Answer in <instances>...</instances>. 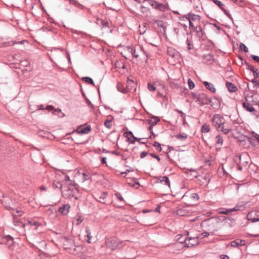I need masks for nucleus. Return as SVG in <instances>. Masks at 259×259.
<instances>
[{"label":"nucleus","mask_w":259,"mask_h":259,"mask_svg":"<svg viewBox=\"0 0 259 259\" xmlns=\"http://www.w3.org/2000/svg\"><path fill=\"white\" fill-rule=\"evenodd\" d=\"M148 2L153 9L158 10L161 12H165L168 10L169 8L168 4L160 3L155 0H148Z\"/></svg>","instance_id":"nucleus-5"},{"label":"nucleus","mask_w":259,"mask_h":259,"mask_svg":"<svg viewBox=\"0 0 259 259\" xmlns=\"http://www.w3.org/2000/svg\"><path fill=\"white\" fill-rule=\"evenodd\" d=\"M127 51L132 54L133 56L136 58H138L141 54H145L143 49L140 46H137L135 47V48L127 46Z\"/></svg>","instance_id":"nucleus-8"},{"label":"nucleus","mask_w":259,"mask_h":259,"mask_svg":"<svg viewBox=\"0 0 259 259\" xmlns=\"http://www.w3.org/2000/svg\"><path fill=\"white\" fill-rule=\"evenodd\" d=\"M226 86L230 92H235L237 90L236 86L230 82H227L226 83Z\"/></svg>","instance_id":"nucleus-20"},{"label":"nucleus","mask_w":259,"mask_h":259,"mask_svg":"<svg viewBox=\"0 0 259 259\" xmlns=\"http://www.w3.org/2000/svg\"><path fill=\"white\" fill-rule=\"evenodd\" d=\"M158 180L162 183H163L168 187H170V182L168 178L166 176L160 177L158 179Z\"/></svg>","instance_id":"nucleus-23"},{"label":"nucleus","mask_w":259,"mask_h":259,"mask_svg":"<svg viewBox=\"0 0 259 259\" xmlns=\"http://www.w3.org/2000/svg\"><path fill=\"white\" fill-rule=\"evenodd\" d=\"M188 20L189 24V27H193L194 25L193 22H199L201 19V16L192 13H189L184 16Z\"/></svg>","instance_id":"nucleus-6"},{"label":"nucleus","mask_w":259,"mask_h":259,"mask_svg":"<svg viewBox=\"0 0 259 259\" xmlns=\"http://www.w3.org/2000/svg\"><path fill=\"white\" fill-rule=\"evenodd\" d=\"M121 244L120 240L115 237L108 238L105 240V244L107 247L114 250L120 246Z\"/></svg>","instance_id":"nucleus-4"},{"label":"nucleus","mask_w":259,"mask_h":259,"mask_svg":"<svg viewBox=\"0 0 259 259\" xmlns=\"http://www.w3.org/2000/svg\"><path fill=\"white\" fill-rule=\"evenodd\" d=\"M104 125L108 128H110L112 127L111 120H107L104 122Z\"/></svg>","instance_id":"nucleus-43"},{"label":"nucleus","mask_w":259,"mask_h":259,"mask_svg":"<svg viewBox=\"0 0 259 259\" xmlns=\"http://www.w3.org/2000/svg\"><path fill=\"white\" fill-rule=\"evenodd\" d=\"M180 243L181 244L184 243V247H191L198 244V238L197 237H187L184 240L180 241Z\"/></svg>","instance_id":"nucleus-7"},{"label":"nucleus","mask_w":259,"mask_h":259,"mask_svg":"<svg viewBox=\"0 0 259 259\" xmlns=\"http://www.w3.org/2000/svg\"><path fill=\"white\" fill-rule=\"evenodd\" d=\"M53 187L54 188H59L61 189L62 188V184L61 182L58 181H54L53 184Z\"/></svg>","instance_id":"nucleus-36"},{"label":"nucleus","mask_w":259,"mask_h":259,"mask_svg":"<svg viewBox=\"0 0 259 259\" xmlns=\"http://www.w3.org/2000/svg\"><path fill=\"white\" fill-rule=\"evenodd\" d=\"M148 154V152H142L140 153V157L141 158H144Z\"/></svg>","instance_id":"nucleus-63"},{"label":"nucleus","mask_w":259,"mask_h":259,"mask_svg":"<svg viewBox=\"0 0 259 259\" xmlns=\"http://www.w3.org/2000/svg\"><path fill=\"white\" fill-rule=\"evenodd\" d=\"M252 134L256 140L259 142V135L255 133L254 132H252Z\"/></svg>","instance_id":"nucleus-59"},{"label":"nucleus","mask_w":259,"mask_h":259,"mask_svg":"<svg viewBox=\"0 0 259 259\" xmlns=\"http://www.w3.org/2000/svg\"><path fill=\"white\" fill-rule=\"evenodd\" d=\"M67 243H70V246L65 247L66 249H69L70 250V252L72 254H77L81 252L82 247L81 246L78 245L76 246L72 240H67Z\"/></svg>","instance_id":"nucleus-9"},{"label":"nucleus","mask_w":259,"mask_h":259,"mask_svg":"<svg viewBox=\"0 0 259 259\" xmlns=\"http://www.w3.org/2000/svg\"><path fill=\"white\" fill-rule=\"evenodd\" d=\"M223 12L225 13L226 16H227L232 21H233V19L231 15L226 9Z\"/></svg>","instance_id":"nucleus-55"},{"label":"nucleus","mask_w":259,"mask_h":259,"mask_svg":"<svg viewBox=\"0 0 259 259\" xmlns=\"http://www.w3.org/2000/svg\"><path fill=\"white\" fill-rule=\"evenodd\" d=\"M251 57L255 61L259 63V56L252 55Z\"/></svg>","instance_id":"nucleus-58"},{"label":"nucleus","mask_w":259,"mask_h":259,"mask_svg":"<svg viewBox=\"0 0 259 259\" xmlns=\"http://www.w3.org/2000/svg\"><path fill=\"white\" fill-rule=\"evenodd\" d=\"M82 80L85 82L89 83L91 84L95 85L93 80L90 77H83Z\"/></svg>","instance_id":"nucleus-33"},{"label":"nucleus","mask_w":259,"mask_h":259,"mask_svg":"<svg viewBox=\"0 0 259 259\" xmlns=\"http://www.w3.org/2000/svg\"><path fill=\"white\" fill-rule=\"evenodd\" d=\"M167 54L169 56L174 58H178L179 56V52L172 47H168L167 49Z\"/></svg>","instance_id":"nucleus-13"},{"label":"nucleus","mask_w":259,"mask_h":259,"mask_svg":"<svg viewBox=\"0 0 259 259\" xmlns=\"http://www.w3.org/2000/svg\"><path fill=\"white\" fill-rule=\"evenodd\" d=\"M28 224L30 225V226H38L39 225V224L38 222L36 221H34L33 220H29L28 221Z\"/></svg>","instance_id":"nucleus-42"},{"label":"nucleus","mask_w":259,"mask_h":259,"mask_svg":"<svg viewBox=\"0 0 259 259\" xmlns=\"http://www.w3.org/2000/svg\"><path fill=\"white\" fill-rule=\"evenodd\" d=\"M54 109H55V107L52 105H48L45 108V109H46L47 110L53 111H54Z\"/></svg>","instance_id":"nucleus-54"},{"label":"nucleus","mask_w":259,"mask_h":259,"mask_svg":"<svg viewBox=\"0 0 259 259\" xmlns=\"http://www.w3.org/2000/svg\"><path fill=\"white\" fill-rule=\"evenodd\" d=\"M187 137L188 135L185 133L179 134L175 136V138L182 141H184L185 140H186V139L187 138Z\"/></svg>","instance_id":"nucleus-24"},{"label":"nucleus","mask_w":259,"mask_h":259,"mask_svg":"<svg viewBox=\"0 0 259 259\" xmlns=\"http://www.w3.org/2000/svg\"><path fill=\"white\" fill-rule=\"evenodd\" d=\"M229 222H227V225L229 227H232L235 224V220L234 219H229Z\"/></svg>","instance_id":"nucleus-38"},{"label":"nucleus","mask_w":259,"mask_h":259,"mask_svg":"<svg viewBox=\"0 0 259 259\" xmlns=\"http://www.w3.org/2000/svg\"><path fill=\"white\" fill-rule=\"evenodd\" d=\"M243 107L247 111L252 112L255 110L253 107L249 103H243Z\"/></svg>","instance_id":"nucleus-21"},{"label":"nucleus","mask_w":259,"mask_h":259,"mask_svg":"<svg viewBox=\"0 0 259 259\" xmlns=\"http://www.w3.org/2000/svg\"><path fill=\"white\" fill-rule=\"evenodd\" d=\"M125 134H126V136L127 138L128 141H129L130 143L134 144L136 140H137V138L135 137L133 133L131 131L126 132Z\"/></svg>","instance_id":"nucleus-18"},{"label":"nucleus","mask_w":259,"mask_h":259,"mask_svg":"<svg viewBox=\"0 0 259 259\" xmlns=\"http://www.w3.org/2000/svg\"><path fill=\"white\" fill-rule=\"evenodd\" d=\"M187 44L188 46V50H190L193 49V45L191 43V42L189 40L188 38L186 40Z\"/></svg>","instance_id":"nucleus-48"},{"label":"nucleus","mask_w":259,"mask_h":259,"mask_svg":"<svg viewBox=\"0 0 259 259\" xmlns=\"http://www.w3.org/2000/svg\"><path fill=\"white\" fill-rule=\"evenodd\" d=\"M64 181L66 183V184H67V183H68V182H70V179L69 178V177L68 175L65 176Z\"/></svg>","instance_id":"nucleus-60"},{"label":"nucleus","mask_w":259,"mask_h":259,"mask_svg":"<svg viewBox=\"0 0 259 259\" xmlns=\"http://www.w3.org/2000/svg\"><path fill=\"white\" fill-rule=\"evenodd\" d=\"M91 130V127L90 126H87L85 127L82 128L80 130H77L76 131V133L78 134H88Z\"/></svg>","instance_id":"nucleus-22"},{"label":"nucleus","mask_w":259,"mask_h":259,"mask_svg":"<svg viewBox=\"0 0 259 259\" xmlns=\"http://www.w3.org/2000/svg\"><path fill=\"white\" fill-rule=\"evenodd\" d=\"M68 187H72V188H75L76 187L77 184L75 183L74 181H72L70 180V182H68V183L66 184Z\"/></svg>","instance_id":"nucleus-44"},{"label":"nucleus","mask_w":259,"mask_h":259,"mask_svg":"<svg viewBox=\"0 0 259 259\" xmlns=\"http://www.w3.org/2000/svg\"><path fill=\"white\" fill-rule=\"evenodd\" d=\"M107 196V192H103L100 195H96V199L97 201H99L101 203L103 204H105V199L106 198Z\"/></svg>","instance_id":"nucleus-17"},{"label":"nucleus","mask_w":259,"mask_h":259,"mask_svg":"<svg viewBox=\"0 0 259 259\" xmlns=\"http://www.w3.org/2000/svg\"><path fill=\"white\" fill-rule=\"evenodd\" d=\"M117 89L119 91L122 92V93H126L127 92V89H123V90H121L120 89H121V87H120V84H118L117 86Z\"/></svg>","instance_id":"nucleus-51"},{"label":"nucleus","mask_w":259,"mask_h":259,"mask_svg":"<svg viewBox=\"0 0 259 259\" xmlns=\"http://www.w3.org/2000/svg\"><path fill=\"white\" fill-rule=\"evenodd\" d=\"M188 84L189 88L190 90L193 89L195 87V84L193 81L191 79H188Z\"/></svg>","instance_id":"nucleus-39"},{"label":"nucleus","mask_w":259,"mask_h":259,"mask_svg":"<svg viewBox=\"0 0 259 259\" xmlns=\"http://www.w3.org/2000/svg\"><path fill=\"white\" fill-rule=\"evenodd\" d=\"M61 192L62 196L65 199L69 200H72L73 198L75 200L78 199V197L76 196V194L78 193L77 187H64Z\"/></svg>","instance_id":"nucleus-3"},{"label":"nucleus","mask_w":259,"mask_h":259,"mask_svg":"<svg viewBox=\"0 0 259 259\" xmlns=\"http://www.w3.org/2000/svg\"><path fill=\"white\" fill-rule=\"evenodd\" d=\"M1 202L4 207L9 210H12V213L14 218L21 217L23 215L24 211L21 208L17 207L11 199L8 196H4L1 200Z\"/></svg>","instance_id":"nucleus-1"},{"label":"nucleus","mask_w":259,"mask_h":259,"mask_svg":"<svg viewBox=\"0 0 259 259\" xmlns=\"http://www.w3.org/2000/svg\"><path fill=\"white\" fill-rule=\"evenodd\" d=\"M153 23L156 24L159 27H162L163 26V22L160 20H154Z\"/></svg>","instance_id":"nucleus-41"},{"label":"nucleus","mask_w":259,"mask_h":259,"mask_svg":"<svg viewBox=\"0 0 259 259\" xmlns=\"http://www.w3.org/2000/svg\"><path fill=\"white\" fill-rule=\"evenodd\" d=\"M189 29L193 32L195 33V35L199 38H202L204 32L203 31L201 26L200 25H194L193 27H189Z\"/></svg>","instance_id":"nucleus-10"},{"label":"nucleus","mask_w":259,"mask_h":259,"mask_svg":"<svg viewBox=\"0 0 259 259\" xmlns=\"http://www.w3.org/2000/svg\"><path fill=\"white\" fill-rule=\"evenodd\" d=\"M245 204H237L233 208H231L232 212L243 210L245 208Z\"/></svg>","instance_id":"nucleus-25"},{"label":"nucleus","mask_w":259,"mask_h":259,"mask_svg":"<svg viewBox=\"0 0 259 259\" xmlns=\"http://www.w3.org/2000/svg\"><path fill=\"white\" fill-rule=\"evenodd\" d=\"M213 224L214 223L213 222V221L211 219H208L203 222V224L208 226H211L213 225Z\"/></svg>","instance_id":"nucleus-40"},{"label":"nucleus","mask_w":259,"mask_h":259,"mask_svg":"<svg viewBox=\"0 0 259 259\" xmlns=\"http://www.w3.org/2000/svg\"><path fill=\"white\" fill-rule=\"evenodd\" d=\"M198 180L200 182L201 185L206 186L209 182V178L206 176H199Z\"/></svg>","instance_id":"nucleus-16"},{"label":"nucleus","mask_w":259,"mask_h":259,"mask_svg":"<svg viewBox=\"0 0 259 259\" xmlns=\"http://www.w3.org/2000/svg\"><path fill=\"white\" fill-rule=\"evenodd\" d=\"M204 59L206 63H210L213 60V56L211 54H207L203 56Z\"/></svg>","instance_id":"nucleus-32"},{"label":"nucleus","mask_w":259,"mask_h":259,"mask_svg":"<svg viewBox=\"0 0 259 259\" xmlns=\"http://www.w3.org/2000/svg\"><path fill=\"white\" fill-rule=\"evenodd\" d=\"M71 3L73 5L76 6L78 8H80L81 9H82L83 8V6L81 4H80L78 2H77L75 0H72L71 1Z\"/></svg>","instance_id":"nucleus-46"},{"label":"nucleus","mask_w":259,"mask_h":259,"mask_svg":"<svg viewBox=\"0 0 259 259\" xmlns=\"http://www.w3.org/2000/svg\"><path fill=\"white\" fill-rule=\"evenodd\" d=\"M91 179V176L90 175V174L89 173H85V172H84L82 174V182H84L87 180H89Z\"/></svg>","instance_id":"nucleus-34"},{"label":"nucleus","mask_w":259,"mask_h":259,"mask_svg":"<svg viewBox=\"0 0 259 259\" xmlns=\"http://www.w3.org/2000/svg\"><path fill=\"white\" fill-rule=\"evenodd\" d=\"M153 146L154 147L157 148H158V150L159 151H161V145H160V144L159 142L155 141L154 143Z\"/></svg>","instance_id":"nucleus-49"},{"label":"nucleus","mask_w":259,"mask_h":259,"mask_svg":"<svg viewBox=\"0 0 259 259\" xmlns=\"http://www.w3.org/2000/svg\"><path fill=\"white\" fill-rule=\"evenodd\" d=\"M141 11L143 13H146L148 11V9L143 6H141Z\"/></svg>","instance_id":"nucleus-62"},{"label":"nucleus","mask_w":259,"mask_h":259,"mask_svg":"<svg viewBox=\"0 0 259 259\" xmlns=\"http://www.w3.org/2000/svg\"><path fill=\"white\" fill-rule=\"evenodd\" d=\"M201 235L203 238L207 237L209 235V233L207 232H204L202 233Z\"/></svg>","instance_id":"nucleus-64"},{"label":"nucleus","mask_w":259,"mask_h":259,"mask_svg":"<svg viewBox=\"0 0 259 259\" xmlns=\"http://www.w3.org/2000/svg\"><path fill=\"white\" fill-rule=\"evenodd\" d=\"M152 120H151L149 121V123L150 124H151L152 126L155 125L158 123V122L160 120L159 118L158 117L155 116H152Z\"/></svg>","instance_id":"nucleus-29"},{"label":"nucleus","mask_w":259,"mask_h":259,"mask_svg":"<svg viewBox=\"0 0 259 259\" xmlns=\"http://www.w3.org/2000/svg\"><path fill=\"white\" fill-rule=\"evenodd\" d=\"M247 218L252 223L259 221V211L252 210L247 214Z\"/></svg>","instance_id":"nucleus-11"},{"label":"nucleus","mask_w":259,"mask_h":259,"mask_svg":"<svg viewBox=\"0 0 259 259\" xmlns=\"http://www.w3.org/2000/svg\"><path fill=\"white\" fill-rule=\"evenodd\" d=\"M191 197L193 198L194 200H198L199 199V196L197 193H193L191 195Z\"/></svg>","instance_id":"nucleus-53"},{"label":"nucleus","mask_w":259,"mask_h":259,"mask_svg":"<svg viewBox=\"0 0 259 259\" xmlns=\"http://www.w3.org/2000/svg\"><path fill=\"white\" fill-rule=\"evenodd\" d=\"M116 197L120 201H123V198L121 195V194L119 192H116L115 193Z\"/></svg>","instance_id":"nucleus-50"},{"label":"nucleus","mask_w":259,"mask_h":259,"mask_svg":"<svg viewBox=\"0 0 259 259\" xmlns=\"http://www.w3.org/2000/svg\"><path fill=\"white\" fill-rule=\"evenodd\" d=\"M252 73H253V76L255 78H256L258 77L259 72L257 69H255L252 72Z\"/></svg>","instance_id":"nucleus-52"},{"label":"nucleus","mask_w":259,"mask_h":259,"mask_svg":"<svg viewBox=\"0 0 259 259\" xmlns=\"http://www.w3.org/2000/svg\"><path fill=\"white\" fill-rule=\"evenodd\" d=\"M197 102H198L199 104L203 105L208 104L210 102V100L207 97L206 95L202 94L199 95Z\"/></svg>","instance_id":"nucleus-12"},{"label":"nucleus","mask_w":259,"mask_h":259,"mask_svg":"<svg viewBox=\"0 0 259 259\" xmlns=\"http://www.w3.org/2000/svg\"><path fill=\"white\" fill-rule=\"evenodd\" d=\"M70 208V205L69 204H63L58 209V212L63 215H66L68 214Z\"/></svg>","instance_id":"nucleus-14"},{"label":"nucleus","mask_w":259,"mask_h":259,"mask_svg":"<svg viewBox=\"0 0 259 259\" xmlns=\"http://www.w3.org/2000/svg\"><path fill=\"white\" fill-rule=\"evenodd\" d=\"M127 90H130L132 89L133 85H134L135 83L133 80L127 78Z\"/></svg>","instance_id":"nucleus-35"},{"label":"nucleus","mask_w":259,"mask_h":259,"mask_svg":"<svg viewBox=\"0 0 259 259\" xmlns=\"http://www.w3.org/2000/svg\"><path fill=\"white\" fill-rule=\"evenodd\" d=\"M85 232H86V236L87 237L88 240V242L90 243H91V239L92 238V236L91 235V231L90 230V229H89L88 227H86L85 228Z\"/></svg>","instance_id":"nucleus-30"},{"label":"nucleus","mask_w":259,"mask_h":259,"mask_svg":"<svg viewBox=\"0 0 259 259\" xmlns=\"http://www.w3.org/2000/svg\"><path fill=\"white\" fill-rule=\"evenodd\" d=\"M232 212L231 208H220L219 213L222 214H229Z\"/></svg>","instance_id":"nucleus-26"},{"label":"nucleus","mask_w":259,"mask_h":259,"mask_svg":"<svg viewBox=\"0 0 259 259\" xmlns=\"http://www.w3.org/2000/svg\"><path fill=\"white\" fill-rule=\"evenodd\" d=\"M203 84L205 85V87L212 93H214L216 92V89L214 85L209 83L206 81H204L203 82Z\"/></svg>","instance_id":"nucleus-19"},{"label":"nucleus","mask_w":259,"mask_h":259,"mask_svg":"<svg viewBox=\"0 0 259 259\" xmlns=\"http://www.w3.org/2000/svg\"><path fill=\"white\" fill-rule=\"evenodd\" d=\"M240 48L245 52H247L248 51L247 47L243 43H241L240 44Z\"/></svg>","instance_id":"nucleus-45"},{"label":"nucleus","mask_w":259,"mask_h":259,"mask_svg":"<svg viewBox=\"0 0 259 259\" xmlns=\"http://www.w3.org/2000/svg\"><path fill=\"white\" fill-rule=\"evenodd\" d=\"M176 111H177V112H178L179 113H180L181 114V116L184 119H185V115L184 114V113L181 110H179L178 109H176L175 110Z\"/></svg>","instance_id":"nucleus-57"},{"label":"nucleus","mask_w":259,"mask_h":259,"mask_svg":"<svg viewBox=\"0 0 259 259\" xmlns=\"http://www.w3.org/2000/svg\"><path fill=\"white\" fill-rule=\"evenodd\" d=\"M150 155L152 157H154V158H156V159H157V160H158V161H160V157H159V156H158V155H156V154H154V153H150Z\"/></svg>","instance_id":"nucleus-61"},{"label":"nucleus","mask_w":259,"mask_h":259,"mask_svg":"<svg viewBox=\"0 0 259 259\" xmlns=\"http://www.w3.org/2000/svg\"><path fill=\"white\" fill-rule=\"evenodd\" d=\"M148 89L150 92H153V91H155L156 88L154 85H153L151 83H148Z\"/></svg>","instance_id":"nucleus-47"},{"label":"nucleus","mask_w":259,"mask_h":259,"mask_svg":"<svg viewBox=\"0 0 259 259\" xmlns=\"http://www.w3.org/2000/svg\"><path fill=\"white\" fill-rule=\"evenodd\" d=\"M223 12L225 13L226 16H227L232 21H233V19L231 15L226 9Z\"/></svg>","instance_id":"nucleus-56"},{"label":"nucleus","mask_w":259,"mask_h":259,"mask_svg":"<svg viewBox=\"0 0 259 259\" xmlns=\"http://www.w3.org/2000/svg\"><path fill=\"white\" fill-rule=\"evenodd\" d=\"M83 219L81 216H78L74 220L73 223H74L76 225H78L83 221Z\"/></svg>","instance_id":"nucleus-37"},{"label":"nucleus","mask_w":259,"mask_h":259,"mask_svg":"<svg viewBox=\"0 0 259 259\" xmlns=\"http://www.w3.org/2000/svg\"><path fill=\"white\" fill-rule=\"evenodd\" d=\"M223 144V138L220 135L215 137V145L222 146Z\"/></svg>","instance_id":"nucleus-27"},{"label":"nucleus","mask_w":259,"mask_h":259,"mask_svg":"<svg viewBox=\"0 0 259 259\" xmlns=\"http://www.w3.org/2000/svg\"><path fill=\"white\" fill-rule=\"evenodd\" d=\"M245 244V240L239 239L234 240L230 243L231 246L234 247L243 246Z\"/></svg>","instance_id":"nucleus-15"},{"label":"nucleus","mask_w":259,"mask_h":259,"mask_svg":"<svg viewBox=\"0 0 259 259\" xmlns=\"http://www.w3.org/2000/svg\"><path fill=\"white\" fill-rule=\"evenodd\" d=\"M210 126L208 124L205 123L202 125L201 131L203 133H206L209 132L210 131Z\"/></svg>","instance_id":"nucleus-28"},{"label":"nucleus","mask_w":259,"mask_h":259,"mask_svg":"<svg viewBox=\"0 0 259 259\" xmlns=\"http://www.w3.org/2000/svg\"><path fill=\"white\" fill-rule=\"evenodd\" d=\"M212 121L216 129L225 134H228L231 130L230 127L225 122L224 117L219 114L214 115L212 117Z\"/></svg>","instance_id":"nucleus-2"},{"label":"nucleus","mask_w":259,"mask_h":259,"mask_svg":"<svg viewBox=\"0 0 259 259\" xmlns=\"http://www.w3.org/2000/svg\"><path fill=\"white\" fill-rule=\"evenodd\" d=\"M5 239L7 241V245L9 246L12 245L13 243V238L12 236L8 235L5 237Z\"/></svg>","instance_id":"nucleus-31"}]
</instances>
